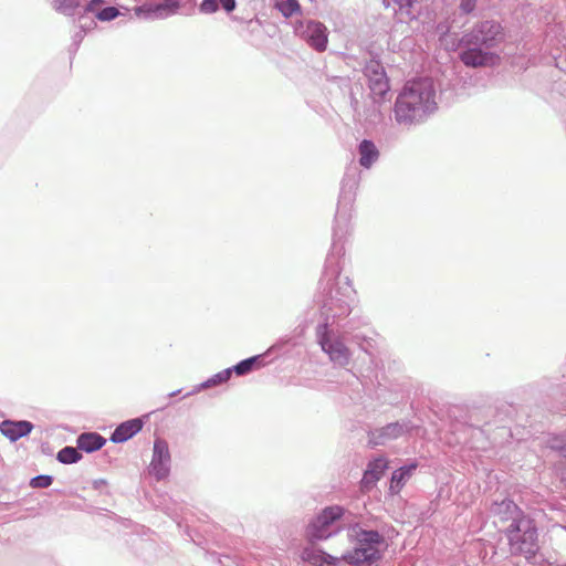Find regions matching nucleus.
I'll return each instance as SVG.
<instances>
[{"mask_svg":"<svg viewBox=\"0 0 566 566\" xmlns=\"http://www.w3.org/2000/svg\"><path fill=\"white\" fill-rule=\"evenodd\" d=\"M436 108L433 82L417 75L408 80L395 104V118L400 124L421 120Z\"/></svg>","mask_w":566,"mask_h":566,"instance_id":"f257e3e1","label":"nucleus"},{"mask_svg":"<svg viewBox=\"0 0 566 566\" xmlns=\"http://www.w3.org/2000/svg\"><path fill=\"white\" fill-rule=\"evenodd\" d=\"M505 39L503 28L494 21L478 23L471 32L467 33L462 42L467 44H483L488 48L496 46Z\"/></svg>","mask_w":566,"mask_h":566,"instance_id":"f03ea898","label":"nucleus"},{"mask_svg":"<svg viewBox=\"0 0 566 566\" xmlns=\"http://www.w3.org/2000/svg\"><path fill=\"white\" fill-rule=\"evenodd\" d=\"M379 535L376 532L365 533L364 542L354 551L347 553H340L338 559H343L352 565H363L365 563H371L379 558ZM363 542V539L360 541Z\"/></svg>","mask_w":566,"mask_h":566,"instance_id":"7ed1b4c3","label":"nucleus"},{"mask_svg":"<svg viewBox=\"0 0 566 566\" xmlns=\"http://www.w3.org/2000/svg\"><path fill=\"white\" fill-rule=\"evenodd\" d=\"M340 506L326 507L307 527V536L311 541L325 539L333 533V523L343 515Z\"/></svg>","mask_w":566,"mask_h":566,"instance_id":"20e7f679","label":"nucleus"},{"mask_svg":"<svg viewBox=\"0 0 566 566\" xmlns=\"http://www.w3.org/2000/svg\"><path fill=\"white\" fill-rule=\"evenodd\" d=\"M511 551L526 558L533 557L537 552V533L534 527L527 526L522 533L520 526L512 530L509 535Z\"/></svg>","mask_w":566,"mask_h":566,"instance_id":"39448f33","label":"nucleus"},{"mask_svg":"<svg viewBox=\"0 0 566 566\" xmlns=\"http://www.w3.org/2000/svg\"><path fill=\"white\" fill-rule=\"evenodd\" d=\"M296 33L304 39L313 49L323 52L327 46V29L318 21L298 22L295 27Z\"/></svg>","mask_w":566,"mask_h":566,"instance_id":"423d86ee","label":"nucleus"},{"mask_svg":"<svg viewBox=\"0 0 566 566\" xmlns=\"http://www.w3.org/2000/svg\"><path fill=\"white\" fill-rule=\"evenodd\" d=\"M317 338L323 352H325L331 360L340 365H346L349 360V349L338 339L331 340L327 324L317 327Z\"/></svg>","mask_w":566,"mask_h":566,"instance_id":"0eeeda50","label":"nucleus"},{"mask_svg":"<svg viewBox=\"0 0 566 566\" xmlns=\"http://www.w3.org/2000/svg\"><path fill=\"white\" fill-rule=\"evenodd\" d=\"M461 61L467 67H494L500 61L495 53L483 52L479 49H470L461 53Z\"/></svg>","mask_w":566,"mask_h":566,"instance_id":"6e6552de","label":"nucleus"},{"mask_svg":"<svg viewBox=\"0 0 566 566\" xmlns=\"http://www.w3.org/2000/svg\"><path fill=\"white\" fill-rule=\"evenodd\" d=\"M388 468V461L380 457L370 461L360 481V489L364 492L370 491L381 479Z\"/></svg>","mask_w":566,"mask_h":566,"instance_id":"1a4fd4ad","label":"nucleus"},{"mask_svg":"<svg viewBox=\"0 0 566 566\" xmlns=\"http://www.w3.org/2000/svg\"><path fill=\"white\" fill-rule=\"evenodd\" d=\"M169 461L170 453L166 441L156 440L154 444V460L151 467L158 479L165 478L168 474L167 464Z\"/></svg>","mask_w":566,"mask_h":566,"instance_id":"9d476101","label":"nucleus"},{"mask_svg":"<svg viewBox=\"0 0 566 566\" xmlns=\"http://www.w3.org/2000/svg\"><path fill=\"white\" fill-rule=\"evenodd\" d=\"M143 422L139 419H132L119 424L112 433L111 440L115 443L125 442L139 432Z\"/></svg>","mask_w":566,"mask_h":566,"instance_id":"9b49d317","label":"nucleus"},{"mask_svg":"<svg viewBox=\"0 0 566 566\" xmlns=\"http://www.w3.org/2000/svg\"><path fill=\"white\" fill-rule=\"evenodd\" d=\"M33 426L29 421H3L0 426V430L3 436L9 438L12 441H15L27 434H29L32 430Z\"/></svg>","mask_w":566,"mask_h":566,"instance_id":"f8f14e48","label":"nucleus"},{"mask_svg":"<svg viewBox=\"0 0 566 566\" xmlns=\"http://www.w3.org/2000/svg\"><path fill=\"white\" fill-rule=\"evenodd\" d=\"M302 558L314 566H331L335 565L338 560V556L326 554L325 552L310 546L304 548Z\"/></svg>","mask_w":566,"mask_h":566,"instance_id":"ddd939ff","label":"nucleus"},{"mask_svg":"<svg viewBox=\"0 0 566 566\" xmlns=\"http://www.w3.org/2000/svg\"><path fill=\"white\" fill-rule=\"evenodd\" d=\"M402 432V427L398 423L388 424L385 428H381L377 431H374L369 434L368 444L370 447L385 444L390 439H395L399 437Z\"/></svg>","mask_w":566,"mask_h":566,"instance_id":"4468645a","label":"nucleus"},{"mask_svg":"<svg viewBox=\"0 0 566 566\" xmlns=\"http://www.w3.org/2000/svg\"><path fill=\"white\" fill-rule=\"evenodd\" d=\"M369 88L375 99H385L390 91L387 73H371L369 76Z\"/></svg>","mask_w":566,"mask_h":566,"instance_id":"2eb2a0df","label":"nucleus"},{"mask_svg":"<svg viewBox=\"0 0 566 566\" xmlns=\"http://www.w3.org/2000/svg\"><path fill=\"white\" fill-rule=\"evenodd\" d=\"M359 164L369 169L379 158V150L376 145L368 139H364L358 146Z\"/></svg>","mask_w":566,"mask_h":566,"instance_id":"dca6fc26","label":"nucleus"},{"mask_svg":"<svg viewBox=\"0 0 566 566\" xmlns=\"http://www.w3.org/2000/svg\"><path fill=\"white\" fill-rule=\"evenodd\" d=\"M417 469V463H412L408 467L399 468L392 472L389 490L391 493L397 494L403 488L406 481L411 476L413 471Z\"/></svg>","mask_w":566,"mask_h":566,"instance_id":"f3484780","label":"nucleus"},{"mask_svg":"<svg viewBox=\"0 0 566 566\" xmlns=\"http://www.w3.org/2000/svg\"><path fill=\"white\" fill-rule=\"evenodd\" d=\"M105 442L106 440L98 433H82L77 438V449L85 452H94L99 450L105 444Z\"/></svg>","mask_w":566,"mask_h":566,"instance_id":"a211bd4d","label":"nucleus"},{"mask_svg":"<svg viewBox=\"0 0 566 566\" xmlns=\"http://www.w3.org/2000/svg\"><path fill=\"white\" fill-rule=\"evenodd\" d=\"M179 9V3L176 0H166L164 3L153 6H142L135 9L136 14L140 15L142 13H156L158 17H163V12L175 13Z\"/></svg>","mask_w":566,"mask_h":566,"instance_id":"6ab92c4d","label":"nucleus"},{"mask_svg":"<svg viewBox=\"0 0 566 566\" xmlns=\"http://www.w3.org/2000/svg\"><path fill=\"white\" fill-rule=\"evenodd\" d=\"M81 459L77 449L73 447H65L57 453V460L65 464L75 463Z\"/></svg>","mask_w":566,"mask_h":566,"instance_id":"aec40b11","label":"nucleus"},{"mask_svg":"<svg viewBox=\"0 0 566 566\" xmlns=\"http://www.w3.org/2000/svg\"><path fill=\"white\" fill-rule=\"evenodd\" d=\"M276 7L285 18L301 12V6L297 0H284L276 3Z\"/></svg>","mask_w":566,"mask_h":566,"instance_id":"412c9836","label":"nucleus"},{"mask_svg":"<svg viewBox=\"0 0 566 566\" xmlns=\"http://www.w3.org/2000/svg\"><path fill=\"white\" fill-rule=\"evenodd\" d=\"M78 6L80 2L76 0H57L55 2V9L64 14L72 13Z\"/></svg>","mask_w":566,"mask_h":566,"instance_id":"4be33fe9","label":"nucleus"},{"mask_svg":"<svg viewBox=\"0 0 566 566\" xmlns=\"http://www.w3.org/2000/svg\"><path fill=\"white\" fill-rule=\"evenodd\" d=\"M255 364H256V357L248 358V359L240 361L234 367V370L238 375H244V374L251 371Z\"/></svg>","mask_w":566,"mask_h":566,"instance_id":"5701e85b","label":"nucleus"},{"mask_svg":"<svg viewBox=\"0 0 566 566\" xmlns=\"http://www.w3.org/2000/svg\"><path fill=\"white\" fill-rule=\"evenodd\" d=\"M52 482L53 479L50 475H38L31 480L30 485L32 488H49Z\"/></svg>","mask_w":566,"mask_h":566,"instance_id":"b1692460","label":"nucleus"},{"mask_svg":"<svg viewBox=\"0 0 566 566\" xmlns=\"http://www.w3.org/2000/svg\"><path fill=\"white\" fill-rule=\"evenodd\" d=\"M118 15V10L114 7L103 9L97 13V19L101 21H109Z\"/></svg>","mask_w":566,"mask_h":566,"instance_id":"393cba45","label":"nucleus"},{"mask_svg":"<svg viewBox=\"0 0 566 566\" xmlns=\"http://www.w3.org/2000/svg\"><path fill=\"white\" fill-rule=\"evenodd\" d=\"M218 0H202L200 4V10L203 13H213L218 10Z\"/></svg>","mask_w":566,"mask_h":566,"instance_id":"a878e982","label":"nucleus"},{"mask_svg":"<svg viewBox=\"0 0 566 566\" xmlns=\"http://www.w3.org/2000/svg\"><path fill=\"white\" fill-rule=\"evenodd\" d=\"M231 376V370L226 369L219 374H217L212 379L209 380L212 385L221 384L227 381Z\"/></svg>","mask_w":566,"mask_h":566,"instance_id":"bb28decb","label":"nucleus"},{"mask_svg":"<svg viewBox=\"0 0 566 566\" xmlns=\"http://www.w3.org/2000/svg\"><path fill=\"white\" fill-rule=\"evenodd\" d=\"M476 0H461V9L465 13H470L475 7Z\"/></svg>","mask_w":566,"mask_h":566,"instance_id":"cd10ccee","label":"nucleus"},{"mask_svg":"<svg viewBox=\"0 0 566 566\" xmlns=\"http://www.w3.org/2000/svg\"><path fill=\"white\" fill-rule=\"evenodd\" d=\"M398 6L399 8L402 10V9H407V10H410L413 6V3L416 2V0H394Z\"/></svg>","mask_w":566,"mask_h":566,"instance_id":"c85d7f7f","label":"nucleus"},{"mask_svg":"<svg viewBox=\"0 0 566 566\" xmlns=\"http://www.w3.org/2000/svg\"><path fill=\"white\" fill-rule=\"evenodd\" d=\"M227 12H231L235 8V0H219Z\"/></svg>","mask_w":566,"mask_h":566,"instance_id":"c756f323","label":"nucleus"},{"mask_svg":"<svg viewBox=\"0 0 566 566\" xmlns=\"http://www.w3.org/2000/svg\"><path fill=\"white\" fill-rule=\"evenodd\" d=\"M104 0H91L86 6V11L93 12L98 6L103 4Z\"/></svg>","mask_w":566,"mask_h":566,"instance_id":"7c9ffc66","label":"nucleus"}]
</instances>
